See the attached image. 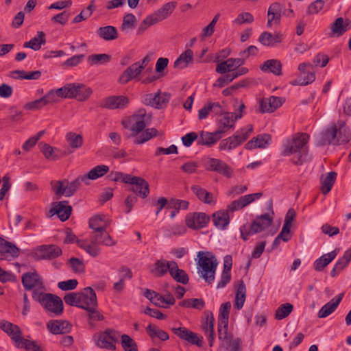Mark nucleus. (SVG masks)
Listing matches in <instances>:
<instances>
[{"label":"nucleus","mask_w":351,"mask_h":351,"mask_svg":"<svg viewBox=\"0 0 351 351\" xmlns=\"http://www.w3.org/2000/svg\"><path fill=\"white\" fill-rule=\"evenodd\" d=\"M149 117L145 109H140L128 121H123L122 125L125 128L131 131L130 136H137L145 130L146 122L149 119Z\"/></svg>","instance_id":"0eeeda50"},{"label":"nucleus","mask_w":351,"mask_h":351,"mask_svg":"<svg viewBox=\"0 0 351 351\" xmlns=\"http://www.w3.org/2000/svg\"><path fill=\"white\" fill-rule=\"evenodd\" d=\"M214 225L219 229L225 230L230 223V217L227 210H219L213 215Z\"/></svg>","instance_id":"a19ab883"},{"label":"nucleus","mask_w":351,"mask_h":351,"mask_svg":"<svg viewBox=\"0 0 351 351\" xmlns=\"http://www.w3.org/2000/svg\"><path fill=\"white\" fill-rule=\"evenodd\" d=\"M110 220L102 215H96L92 217L88 221L89 228L93 232H98L107 230L110 225Z\"/></svg>","instance_id":"473e14b6"},{"label":"nucleus","mask_w":351,"mask_h":351,"mask_svg":"<svg viewBox=\"0 0 351 351\" xmlns=\"http://www.w3.org/2000/svg\"><path fill=\"white\" fill-rule=\"evenodd\" d=\"M231 308L230 302L223 303L219 308V313L218 317V322H228L230 310Z\"/></svg>","instance_id":"13d9d810"},{"label":"nucleus","mask_w":351,"mask_h":351,"mask_svg":"<svg viewBox=\"0 0 351 351\" xmlns=\"http://www.w3.org/2000/svg\"><path fill=\"white\" fill-rule=\"evenodd\" d=\"M259 112L261 113H271L280 107L282 99L280 97L271 96L259 100Z\"/></svg>","instance_id":"412c9836"},{"label":"nucleus","mask_w":351,"mask_h":351,"mask_svg":"<svg viewBox=\"0 0 351 351\" xmlns=\"http://www.w3.org/2000/svg\"><path fill=\"white\" fill-rule=\"evenodd\" d=\"M272 222L273 217L267 213L257 216L251 224H244L240 227L241 237L247 241L250 236L265 230Z\"/></svg>","instance_id":"39448f33"},{"label":"nucleus","mask_w":351,"mask_h":351,"mask_svg":"<svg viewBox=\"0 0 351 351\" xmlns=\"http://www.w3.org/2000/svg\"><path fill=\"white\" fill-rule=\"evenodd\" d=\"M121 345L125 351H138L136 342L128 335H121Z\"/></svg>","instance_id":"5fc2aeb1"},{"label":"nucleus","mask_w":351,"mask_h":351,"mask_svg":"<svg viewBox=\"0 0 351 351\" xmlns=\"http://www.w3.org/2000/svg\"><path fill=\"white\" fill-rule=\"evenodd\" d=\"M244 58H228L218 64L216 67V72L220 74H225L227 72H234L236 69L243 65Z\"/></svg>","instance_id":"b1692460"},{"label":"nucleus","mask_w":351,"mask_h":351,"mask_svg":"<svg viewBox=\"0 0 351 351\" xmlns=\"http://www.w3.org/2000/svg\"><path fill=\"white\" fill-rule=\"evenodd\" d=\"M253 131V126L247 125L238 130L232 136H230L232 143L235 148L245 142Z\"/></svg>","instance_id":"7c9ffc66"},{"label":"nucleus","mask_w":351,"mask_h":351,"mask_svg":"<svg viewBox=\"0 0 351 351\" xmlns=\"http://www.w3.org/2000/svg\"><path fill=\"white\" fill-rule=\"evenodd\" d=\"M80 298V292H73L66 294L64 300L67 305L79 307Z\"/></svg>","instance_id":"680f3d73"},{"label":"nucleus","mask_w":351,"mask_h":351,"mask_svg":"<svg viewBox=\"0 0 351 351\" xmlns=\"http://www.w3.org/2000/svg\"><path fill=\"white\" fill-rule=\"evenodd\" d=\"M129 104V98L123 95H112L104 98L100 101V106L110 110L123 109Z\"/></svg>","instance_id":"ddd939ff"},{"label":"nucleus","mask_w":351,"mask_h":351,"mask_svg":"<svg viewBox=\"0 0 351 351\" xmlns=\"http://www.w3.org/2000/svg\"><path fill=\"white\" fill-rule=\"evenodd\" d=\"M111 60V56L106 53L92 54L87 58L90 66L105 64Z\"/></svg>","instance_id":"3c124183"},{"label":"nucleus","mask_w":351,"mask_h":351,"mask_svg":"<svg viewBox=\"0 0 351 351\" xmlns=\"http://www.w3.org/2000/svg\"><path fill=\"white\" fill-rule=\"evenodd\" d=\"M73 83L66 84L60 88H58L55 92L57 93V97L61 98H72L73 90Z\"/></svg>","instance_id":"4d7b16f0"},{"label":"nucleus","mask_w":351,"mask_h":351,"mask_svg":"<svg viewBox=\"0 0 351 351\" xmlns=\"http://www.w3.org/2000/svg\"><path fill=\"white\" fill-rule=\"evenodd\" d=\"M206 322L203 324L202 328L205 333L211 332V331H214V316L212 312L210 311H206Z\"/></svg>","instance_id":"0e129e2a"},{"label":"nucleus","mask_w":351,"mask_h":351,"mask_svg":"<svg viewBox=\"0 0 351 351\" xmlns=\"http://www.w3.org/2000/svg\"><path fill=\"white\" fill-rule=\"evenodd\" d=\"M136 21V16L132 14L128 13L126 14L123 19V23L121 24V30L122 31H126L128 29H132L134 27L135 23Z\"/></svg>","instance_id":"6e6d98bb"},{"label":"nucleus","mask_w":351,"mask_h":351,"mask_svg":"<svg viewBox=\"0 0 351 351\" xmlns=\"http://www.w3.org/2000/svg\"><path fill=\"white\" fill-rule=\"evenodd\" d=\"M221 137L222 136L219 133H217V130L214 132L202 131L197 139V144L211 146L216 143Z\"/></svg>","instance_id":"58836bf2"},{"label":"nucleus","mask_w":351,"mask_h":351,"mask_svg":"<svg viewBox=\"0 0 351 351\" xmlns=\"http://www.w3.org/2000/svg\"><path fill=\"white\" fill-rule=\"evenodd\" d=\"M17 348H25L27 351H43L41 347L36 341H29L24 338Z\"/></svg>","instance_id":"052dcab7"},{"label":"nucleus","mask_w":351,"mask_h":351,"mask_svg":"<svg viewBox=\"0 0 351 351\" xmlns=\"http://www.w3.org/2000/svg\"><path fill=\"white\" fill-rule=\"evenodd\" d=\"M245 106L243 103H241L239 106V112H225L221 117L217 119V133L221 135L230 129H234V125L237 119H241L243 116L242 112Z\"/></svg>","instance_id":"6e6552de"},{"label":"nucleus","mask_w":351,"mask_h":351,"mask_svg":"<svg viewBox=\"0 0 351 351\" xmlns=\"http://www.w3.org/2000/svg\"><path fill=\"white\" fill-rule=\"evenodd\" d=\"M210 217L204 213H190L185 217L186 226L192 230H199L207 226Z\"/></svg>","instance_id":"9b49d317"},{"label":"nucleus","mask_w":351,"mask_h":351,"mask_svg":"<svg viewBox=\"0 0 351 351\" xmlns=\"http://www.w3.org/2000/svg\"><path fill=\"white\" fill-rule=\"evenodd\" d=\"M80 298L79 308L86 311L97 305L96 293L91 287H86L80 291Z\"/></svg>","instance_id":"dca6fc26"},{"label":"nucleus","mask_w":351,"mask_h":351,"mask_svg":"<svg viewBox=\"0 0 351 351\" xmlns=\"http://www.w3.org/2000/svg\"><path fill=\"white\" fill-rule=\"evenodd\" d=\"M283 6L278 2L270 5L267 11V26L271 27L273 24H279L282 16V10Z\"/></svg>","instance_id":"a878e982"},{"label":"nucleus","mask_w":351,"mask_h":351,"mask_svg":"<svg viewBox=\"0 0 351 351\" xmlns=\"http://www.w3.org/2000/svg\"><path fill=\"white\" fill-rule=\"evenodd\" d=\"M0 328L10 337L16 347L21 343L23 339L22 337V331L17 325L6 320H1Z\"/></svg>","instance_id":"a211bd4d"},{"label":"nucleus","mask_w":351,"mask_h":351,"mask_svg":"<svg viewBox=\"0 0 351 351\" xmlns=\"http://www.w3.org/2000/svg\"><path fill=\"white\" fill-rule=\"evenodd\" d=\"M19 253L16 245L0 238V260L11 261L18 257Z\"/></svg>","instance_id":"4468645a"},{"label":"nucleus","mask_w":351,"mask_h":351,"mask_svg":"<svg viewBox=\"0 0 351 351\" xmlns=\"http://www.w3.org/2000/svg\"><path fill=\"white\" fill-rule=\"evenodd\" d=\"M246 295V288L243 280H240L235 296L234 306L238 310L243 308L244 302L245 301Z\"/></svg>","instance_id":"de8ad7c7"},{"label":"nucleus","mask_w":351,"mask_h":351,"mask_svg":"<svg viewBox=\"0 0 351 351\" xmlns=\"http://www.w3.org/2000/svg\"><path fill=\"white\" fill-rule=\"evenodd\" d=\"M343 298V293H340L324 304L318 312L319 318H325L332 313Z\"/></svg>","instance_id":"c756f323"},{"label":"nucleus","mask_w":351,"mask_h":351,"mask_svg":"<svg viewBox=\"0 0 351 351\" xmlns=\"http://www.w3.org/2000/svg\"><path fill=\"white\" fill-rule=\"evenodd\" d=\"M146 330L152 339L158 338L161 341H167L169 338V336L167 332L160 329L156 326L152 324L147 326Z\"/></svg>","instance_id":"09e8293b"},{"label":"nucleus","mask_w":351,"mask_h":351,"mask_svg":"<svg viewBox=\"0 0 351 351\" xmlns=\"http://www.w3.org/2000/svg\"><path fill=\"white\" fill-rule=\"evenodd\" d=\"M119 337L118 331L107 328L97 335L94 336L97 346L102 349L114 350L116 349L115 342Z\"/></svg>","instance_id":"1a4fd4ad"},{"label":"nucleus","mask_w":351,"mask_h":351,"mask_svg":"<svg viewBox=\"0 0 351 351\" xmlns=\"http://www.w3.org/2000/svg\"><path fill=\"white\" fill-rule=\"evenodd\" d=\"M45 34L42 31H39L37 32L36 36L30 39L29 41L25 42L23 44V47L25 48H30L34 51H38L41 48V45H45Z\"/></svg>","instance_id":"c03bdc74"},{"label":"nucleus","mask_w":351,"mask_h":351,"mask_svg":"<svg viewBox=\"0 0 351 351\" xmlns=\"http://www.w3.org/2000/svg\"><path fill=\"white\" fill-rule=\"evenodd\" d=\"M282 40V36L280 34H272L267 32H263L258 40L263 45L270 47H274L278 44L280 43Z\"/></svg>","instance_id":"e433bc0d"},{"label":"nucleus","mask_w":351,"mask_h":351,"mask_svg":"<svg viewBox=\"0 0 351 351\" xmlns=\"http://www.w3.org/2000/svg\"><path fill=\"white\" fill-rule=\"evenodd\" d=\"M205 168L211 171H215L226 178H231L233 175V169L221 160L207 158L204 161Z\"/></svg>","instance_id":"9d476101"},{"label":"nucleus","mask_w":351,"mask_h":351,"mask_svg":"<svg viewBox=\"0 0 351 351\" xmlns=\"http://www.w3.org/2000/svg\"><path fill=\"white\" fill-rule=\"evenodd\" d=\"M350 138L351 132L346 123L343 121H339L337 123L330 125L326 128L319 144L321 145L345 144Z\"/></svg>","instance_id":"7ed1b4c3"},{"label":"nucleus","mask_w":351,"mask_h":351,"mask_svg":"<svg viewBox=\"0 0 351 351\" xmlns=\"http://www.w3.org/2000/svg\"><path fill=\"white\" fill-rule=\"evenodd\" d=\"M171 95L167 93H158L154 95L149 94L147 95L146 101H147L146 104L156 108H161L164 104L169 101Z\"/></svg>","instance_id":"2f4dec72"},{"label":"nucleus","mask_w":351,"mask_h":351,"mask_svg":"<svg viewBox=\"0 0 351 351\" xmlns=\"http://www.w3.org/2000/svg\"><path fill=\"white\" fill-rule=\"evenodd\" d=\"M62 250L56 245H44L40 246L35 252L38 260L53 259L62 254Z\"/></svg>","instance_id":"aec40b11"},{"label":"nucleus","mask_w":351,"mask_h":351,"mask_svg":"<svg viewBox=\"0 0 351 351\" xmlns=\"http://www.w3.org/2000/svg\"><path fill=\"white\" fill-rule=\"evenodd\" d=\"M22 284L25 290L29 291L35 287H43L41 277L36 271L27 272L23 274Z\"/></svg>","instance_id":"393cba45"},{"label":"nucleus","mask_w":351,"mask_h":351,"mask_svg":"<svg viewBox=\"0 0 351 351\" xmlns=\"http://www.w3.org/2000/svg\"><path fill=\"white\" fill-rule=\"evenodd\" d=\"M338 251L335 250L328 254H325L316 259L313 263V267L317 271H322L337 256Z\"/></svg>","instance_id":"f704fd0d"},{"label":"nucleus","mask_w":351,"mask_h":351,"mask_svg":"<svg viewBox=\"0 0 351 351\" xmlns=\"http://www.w3.org/2000/svg\"><path fill=\"white\" fill-rule=\"evenodd\" d=\"M169 274L178 282L186 285L189 282V278L186 271L178 267L176 262L172 264Z\"/></svg>","instance_id":"37998d69"},{"label":"nucleus","mask_w":351,"mask_h":351,"mask_svg":"<svg viewBox=\"0 0 351 351\" xmlns=\"http://www.w3.org/2000/svg\"><path fill=\"white\" fill-rule=\"evenodd\" d=\"M167 231L169 237L181 236L186 232L187 229L183 224H176L170 227Z\"/></svg>","instance_id":"69168bd1"},{"label":"nucleus","mask_w":351,"mask_h":351,"mask_svg":"<svg viewBox=\"0 0 351 351\" xmlns=\"http://www.w3.org/2000/svg\"><path fill=\"white\" fill-rule=\"evenodd\" d=\"M141 73V66L134 63L128 67L120 75L119 82L121 84H126L132 80L138 77Z\"/></svg>","instance_id":"c85d7f7f"},{"label":"nucleus","mask_w":351,"mask_h":351,"mask_svg":"<svg viewBox=\"0 0 351 351\" xmlns=\"http://www.w3.org/2000/svg\"><path fill=\"white\" fill-rule=\"evenodd\" d=\"M45 298L42 304L45 309L56 315H60L63 311V302L60 298L51 293H48Z\"/></svg>","instance_id":"6ab92c4d"},{"label":"nucleus","mask_w":351,"mask_h":351,"mask_svg":"<svg viewBox=\"0 0 351 351\" xmlns=\"http://www.w3.org/2000/svg\"><path fill=\"white\" fill-rule=\"evenodd\" d=\"M126 184H131V186L128 189V191H132L142 198L147 197L149 193V184L147 182L140 177L132 176L130 175Z\"/></svg>","instance_id":"f8f14e48"},{"label":"nucleus","mask_w":351,"mask_h":351,"mask_svg":"<svg viewBox=\"0 0 351 351\" xmlns=\"http://www.w3.org/2000/svg\"><path fill=\"white\" fill-rule=\"evenodd\" d=\"M189 202L186 200H182L178 199H171L169 202V206L177 210H187L189 208Z\"/></svg>","instance_id":"774afa93"},{"label":"nucleus","mask_w":351,"mask_h":351,"mask_svg":"<svg viewBox=\"0 0 351 351\" xmlns=\"http://www.w3.org/2000/svg\"><path fill=\"white\" fill-rule=\"evenodd\" d=\"M228 322H218L217 330L218 337L221 341H228L229 339V335L228 333Z\"/></svg>","instance_id":"338daca9"},{"label":"nucleus","mask_w":351,"mask_h":351,"mask_svg":"<svg viewBox=\"0 0 351 351\" xmlns=\"http://www.w3.org/2000/svg\"><path fill=\"white\" fill-rule=\"evenodd\" d=\"M0 328L10 337L16 347L21 343L23 339L22 337V331L17 325L6 320H1Z\"/></svg>","instance_id":"f3484780"},{"label":"nucleus","mask_w":351,"mask_h":351,"mask_svg":"<svg viewBox=\"0 0 351 351\" xmlns=\"http://www.w3.org/2000/svg\"><path fill=\"white\" fill-rule=\"evenodd\" d=\"M350 29L351 21L339 17L330 25V37H339Z\"/></svg>","instance_id":"4be33fe9"},{"label":"nucleus","mask_w":351,"mask_h":351,"mask_svg":"<svg viewBox=\"0 0 351 351\" xmlns=\"http://www.w3.org/2000/svg\"><path fill=\"white\" fill-rule=\"evenodd\" d=\"M175 261H167L164 259L158 260L154 265V269L152 272L154 273L156 276L161 277L164 276L167 271L170 273L172 264H174Z\"/></svg>","instance_id":"79ce46f5"},{"label":"nucleus","mask_w":351,"mask_h":351,"mask_svg":"<svg viewBox=\"0 0 351 351\" xmlns=\"http://www.w3.org/2000/svg\"><path fill=\"white\" fill-rule=\"evenodd\" d=\"M73 94L72 98H75L77 101H86L93 93V90L90 87L83 84L73 83Z\"/></svg>","instance_id":"c9c22d12"},{"label":"nucleus","mask_w":351,"mask_h":351,"mask_svg":"<svg viewBox=\"0 0 351 351\" xmlns=\"http://www.w3.org/2000/svg\"><path fill=\"white\" fill-rule=\"evenodd\" d=\"M130 174L124 173L120 171H111L107 176L108 179L114 182H121L127 183Z\"/></svg>","instance_id":"bf43d9fd"},{"label":"nucleus","mask_w":351,"mask_h":351,"mask_svg":"<svg viewBox=\"0 0 351 351\" xmlns=\"http://www.w3.org/2000/svg\"><path fill=\"white\" fill-rule=\"evenodd\" d=\"M82 182L86 184L84 176H78L70 183H68L67 180L51 181V185L56 195L70 197L75 193Z\"/></svg>","instance_id":"423d86ee"},{"label":"nucleus","mask_w":351,"mask_h":351,"mask_svg":"<svg viewBox=\"0 0 351 351\" xmlns=\"http://www.w3.org/2000/svg\"><path fill=\"white\" fill-rule=\"evenodd\" d=\"M97 34L104 40H113L117 38L118 32L117 29L111 25L99 27L97 30Z\"/></svg>","instance_id":"49530a36"},{"label":"nucleus","mask_w":351,"mask_h":351,"mask_svg":"<svg viewBox=\"0 0 351 351\" xmlns=\"http://www.w3.org/2000/svg\"><path fill=\"white\" fill-rule=\"evenodd\" d=\"M197 273L208 285L215 280L218 262L215 256L210 252L199 251L197 253Z\"/></svg>","instance_id":"20e7f679"},{"label":"nucleus","mask_w":351,"mask_h":351,"mask_svg":"<svg viewBox=\"0 0 351 351\" xmlns=\"http://www.w3.org/2000/svg\"><path fill=\"white\" fill-rule=\"evenodd\" d=\"M172 332L180 339L198 347L202 346L203 337H199L196 333L184 327L172 328Z\"/></svg>","instance_id":"2eb2a0df"},{"label":"nucleus","mask_w":351,"mask_h":351,"mask_svg":"<svg viewBox=\"0 0 351 351\" xmlns=\"http://www.w3.org/2000/svg\"><path fill=\"white\" fill-rule=\"evenodd\" d=\"M261 70L264 73H271L275 75H282V64L276 59H270L265 61L260 66Z\"/></svg>","instance_id":"72a5a7b5"},{"label":"nucleus","mask_w":351,"mask_h":351,"mask_svg":"<svg viewBox=\"0 0 351 351\" xmlns=\"http://www.w3.org/2000/svg\"><path fill=\"white\" fill-rule=\"evenodd\" d=\"M176 7V2H168L164 4L154 13L150 14L149 16L153 19L155 23H157L167 19L172 13Z\"/></svg>","instance_id":"bb28decb"},{"label":"nucleus","mask_w":351,"mask_h":351,"mask_svg":"<svg viewBox=\"0 0 351 351\" xmlns=\"http://www.w3.org/2000/svg\"><path fill=\"white\" fill-rule=\"evenodd\" d=\"M109 167L105 165H100L91 169L86 174L83 175L84 179L86 181V185L89 184L90 180H96L102 177L109 171Z\"/></svg>","instance_id":"ea45409f"},{"label":"nucleus","mask_w":351,"mask_h":351,"mask_svg":"<svg viewBox=\"0 0 351 351\" xmlns=\"http://www.w3.org/2000/svg\"><path fill=\"white\" fill-rule=\"evenodd\" d=\"M194 60L193 52L191 49H186L182 53L174 62L173 66L176 69H183L187 67Z\"/></svg>","instance_id":"4c0bfd02"},{"label":"nucleus","mask_w":351,"mask_h":351,"mask_svg":"<svg viewBox=\"0 0 351 351\" xmlns=\"http://www.w3.org/2000/svg\"><path fill=\"white\" fill-rule=\"evenodd\" d=\"M47 328L52 334H65L69 332L71 325L67 321L51 320L47 322Z\"/></svg>","instance_id":"cd10ccee"},{"label":"nucleus","mask_w":351,"mask_h":351,"mask_svg":"<svg viewBox=\"0 0 351 351\" xmlns=\"http://www.w3.org/2000/svg\"><path fill=\"white\" fill-rule=\"evenodd\" d=\"M41 152L45 158L49 160H55L56 156L53 154L54 148L49 144L41 143L39 144Z\"/></svg>","instance_id":"e2e57ef3"},{"label":"nucleus","mask_w":351,"mask_h":351,"mask_svg":"<svg viewBox=\"0 0 351 351\" xmlns=\"http://www.w3.org/2000/svg\"><path fill=\"white\" fill-rule=\"evenodd\" d=\"M308 140L309 135L306 133L295 134L284 143L282 155L287 156L295 154L291 162L295 165H302L308 160L306 144Z\"/></svg>","instance_id":"f257e3e1"},{"label":"nucleus","mask_w":351,"mask_h":351,"mask_svg":"<svg viewBox=\"0 0 351 351\" xmlns=\"http://www.w3.org/2000/svg\"><path fill=\"white\" fill-rule=\"evenodd\" d=\"M337 173L335 171L329 172L326 178L322 180V193L324 195L328 193L332 188V186L337 178Z\"/></svg>","instance_id":"8fccbe9b"},{"label":"nucleus","mask_w":351,"mask_h":351,"mask_svg":"<svg viewBox=\"0 0 351 351\" xmlns=\"http://www.w3.org/2000/svg\"><path fill=\"white\" fill-rule=\"evenodd\" d=\"M293 305L290 303L281 304L276 311L275 318L281 320L287 317L292 311Z\"/></svg>","instance_id":"864d4df0"},{"label":"nucleus","mask_w":351,"mask_h":351,"mask_svg":"<svg viewBox=\"0 0 351 351\" xmlns=\"http://www.w3.org/2000/svg\"><path fill=\"white\" fill-rule=\"evenodd\" d=\"M116 243V241L112 239L107 230L92 232L90 243L84 240L77 241V245L93 257H97L100 254L99 245L113 246Z\"/></svg>","instance_id":"f03ea898"},{"label":"nucleus","mask_w":351,"mask_h":351,"mask_svg":"<svg viewBox=\"0 0 351 351\" xmlns=\"http://www.w3.org/2000/svg\"><path fill=\"white\" fill-rule=\"evenodd\" d=\"M53 206L49 210L51 215H57L62 221H66L72 211V207L69 205L67 201H61L53 204Z\"/></svg>","instance_id":"5701e85b"},{"label":"nucleus","mask_w":351,"mask_h":351,"mask_svg":"<svg viewBox=\"0 0 351 351\" xmlns=\"http://www.w3.org/2000/svg\"><path fill=\"white\" fill-rule=\"evenodd\" d=\"M66 140L69 146L73 149H79L83 145V138L82 135L75 132H70L66 135Z\"/></svg>","instance_id":"603ef678"},{"label":"nucleus","mask_w":351,"mask_h":351,"mask_svg":"<svg viewBox=\"0 0 351 351\" xmlns=\"http://www.w3.org/2000/svg\"><path fill=\"white\" fill-rule=\"evenodd\" d=\"M158 134V131L156 128H147L143 130L137 136H132L134 138V143L136 145H141L146 143L153 137H155Z\"/></svg>","instance_id":"a18cd8bd"}]
</instances>
